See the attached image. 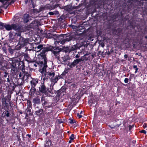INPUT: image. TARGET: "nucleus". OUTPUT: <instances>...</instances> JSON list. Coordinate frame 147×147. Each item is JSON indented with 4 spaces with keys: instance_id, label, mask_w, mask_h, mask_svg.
<instances>
[{
    "instance_id": "nucleus-1",
    "label": "nucleus",
    "mask_w": 147,
    "mask_h": 147,
    "mask_svg": "<svg viewBox=\"0 0 147 147\" xmlns=\"http://www.w3.org/2000/svg\"><path fill=\"white\" fill-rule=\"evenodd\" d=\"M38 64L39 65V71L42 74V77H44L43 79L44 82L45 81H47L49 78L51 79L54 77L55 75V73L54 72L46 71V68L47 67V61H45V59H44V61H40Z\"/></svg>"
},
{
    "instance_id": "nucleus-2",
    "label": "nucleus",
    "mask_w": 147,
    "mask_h": 147,
    "mask_svg": "<svg viewBox=\"0 0 147 147\" xmlns=\"http://www.w3.org/2000/svg\"><path fill=\"white\" fill-rule=\"evenodd\" d=\"M88 54H85L83 56L81 57V58L79 59H77L74 60V61L71 63L69 65V67L70 68H72L73 67H75L79 63L81 62V61H86L89 59V57H87Z\"/></svg>"
},
{
    "instance_id": "nucleus-3",
    "label": "nucleus",
    "mask_w": 147,
    "mask_h": 147,
    "mask_svg": "<svg viewBox=\"0 0 147 147\" xmlns=\"http://www.w3.org/2000/svg\"><path fill=\"white\" fill-rule=\"evenodd\" d=\"M52 47L51 46H48L45 47L42 50V52L38 55V58L40 60V61H44V59H45V61H47V59L46 57L45 54V52L51 51L52 50Z\"/></svg>"
},
{
    "instance_id": "nucleus-4",
    "label": "nucleus",
    "mask_w": 147,
    "mask_h": 147,
    "mask_svg": "<svg viewBox=\"0 0 147 147\" xmlns=\"http://www.w3.org/2000/svg\"><path fill=\"white\" fill-rule=\"evenodd\" d=\"M15 36L17 37L18 39V44L20 45L21 46H23L25 44L28 42V39L24 38L21 36L20 34L16 33Z\"/></svg>"
},
{
    "instance_id": "nucleus-5",
    "label": "nucleus",
    "mask_w": 147,
    "mask_h": 147,
    "mask_svg": "<svg viewBox=\"0 0 147 147\" xmlns=\"http://www.w3.org/2000/svg\"><path fill=\"white\" fill-rule=\"evenodd\" d=\"M63 36L61 35L59 36L57 39L56 42L57 43L63 45L66 42L69 41L72 39V37L71 36H69L66 39H63Z\"/></svg>"
},
{
    "instance_id": "nucleus-6",
    "label": "nucleus",
    "mask_w": 147,
    "mask_h": 147,
    "mask_svg": "<svg viewBox=\"0 0 147 147\" xmlns=\"http://www.w3.org/2000/svg\"><path fill=\"white\" fill-rule=\"evenodd\" d=\"M70 58L68 56H64L62 57L60 61L62 64L67 65L69 66V62L68 60H69Z\"/></svg>"
},
{
    "instance_id": "nucleus-7",
    "label": "nucleus",
    "mask_w": 147,
    "mask_h": 147,
    "mask_svg": "<svg viewBox=\"0 0 147 147\" xmlns=\"http://www.w3.org/2000/svg\"><path fill=\"white\" fill-rule=\"evenodd\" d=\"M61 51V48H59V47H57L54 50H52L51 51L52 53L56 57V58L59 59V53Z\"/></svg>"
},
{
    "instance_id": "nucleus-8",
    "label": "nucleus",
    "mask_w": 147,
    "mask_h": 147,
    "mask_svg": "<svg viewBox=\"0 0 147 147\" xmlns=\"http://www.w3.org/2000/svg\"><path fill=\"white\" fill-rule=\"evenodd\" d=\"M44 82L42 83L39 88V90L40 92L44 94L47 93L48 90V89L46 88L44 84Z\"/></svg>"
},
{
    "instance_id": "nucleus-9",
    "label": "nucleus",
    "mask_w": 147,
    "mask_h": 147,
    "mask_svg": "<svg viewBox=\"0 0 147 147\" xmlns=\"http://www.w3.org/2000/svg\"><path fill=\"white\" fill-rule=\"evenodd\" d=\"M32 80L30 82V85L32 88L35 87L37 84L38 83V79L32 78Z\"/></svg>"
},
{
    "instance_id": "nucleus-10",
    "label": "nucleus",
    "mask_w": 147,
    "mask_h": 147,
    "mask_svg": "<svg viewBox=\"0 0 147 147\" xmlns=\"http://www.w3.org/2000/svg\"><path fill=\"white\" fill-rule=\"evenodd\" d=\"M12 29L19 32L21 30V26L17 24H12Z\"/></svg>"
},
{
    "instance_id": "nucleus-11",
    "label": "nucleus",
    "mask_w": 147,
    "mask_h": 147,
    "mask_svg": "<svg viewBox=\"0 0 147 147\" xmlns=\"http://www.w3.org/2000/svg\"><path fill=\"white\" fill-rule=\"evenodd\" d=\"M28 106L26 109L27 112H28L29 114H30L31 113V109H32V104L30 101H29L28 102Z\"/></svg>"
},
{
    "instance_id": "nucleus-12",
    "label": "nucleus",
    "mask_w": 147,
    "mask_h": 147,
    "mask_svg": "<svg viewBox=\"0 0 147 147\" xmlns=\"http://www.w3.org/2000/svg\"><path fill=\"white\" fill-rule=\"evenodd\" d=\"M32 101L35 104H39L40 103V99L38 97H36L33 98Z\"/></svg>"
},
{
    "instance_id": "nucleus-13",
    "label": "nucleus",
    "mask_w": 147,
    "mask_h": 147,
    "mask_svg": "<svg viewBox=\"0 0 147 147\" xmlns=\"http://www.w3.org/2000/svg\"><path fill=\"white\" fill-rule=\"evenodd\" d=\"M59 77L58 76H56L55 78H51V81L53 82V83L55 84L57 82L59 79Z\"/></svg>"
},
{
    "instance_id": "nucleus-14",
    "label": "nucleus",
    "mask_w": 147,
    "mask_h": 147,
    "mask_svg": "<svg viewBox=\"0 0 147 147\" xmlns=\"http://www.w3.org/2000/svg\"><path fill=\"white\" fill-rule=\"evenodd\" d=\"M2 105L5 107L7 108L8 106V104L6 102V98H3L2 99Z\"/></svg>"
},
{
    "instance_id": "nucleus-15",
    "label": "nucleus",
    "mask_w": 147,
    "mask_h": 147,
    "mask_svg": "<svg viewBox=\"0 0 147 147\" xmlns=\"http://www.w3.org/2000/svg\"><path fill=\"white\" fill-rule=\"evenodd\" d=\"M78 47L76 45H74L69 47L68 49V51L69 52L73 51L76 50L77 49Z\"/></svg>"
},
{
    "instance_id": "nucleus-16",
    "label": "nucleus",
    "mask_w": 147,
    "mask_h": 147,
    "mask_svg": "<svg viewBox=\"0 0 147 147\" xmlns=\"http://www.w3.org/2000/svg\"><path fill=\"white\" fill-rule=\"evenodd\" d=\"M7 30H10L12 29V24L11 25L9 24H5V28Z\"/></svg>"
},
{
    "instance_id": "nucleus-17",
    "label": "nucleus",
    "mask_w": 147,
    "mask_h": 147,
    "mask_svg": "<svg viewBox=\"0 0 147 147\" xmlns=\"http://www.w3.org/2000/svg\"><path fill=\"white\" fill-rule=\"evenodd\" d=\"M36 91V88L35 87L31 88L30 90V94L32 96L34 95Z\"/></svg>"
},
{
    "instance_id": "nucleus-18",
    "label": "nucleus",
    "mask_w": 147,
    "mask_h": 147,
    "mask_svg": "<svg viewBox=\"0 0 147 147\" xmlns=\"http://www.w3.org/2000/svg\"><path fill=\"white\" fill-rule=\"evenodd\" d=\"M17 71V70L16 68L14 67H13L11 69V72L13 75H15Z\"/></svg>"
},
{
    "instance_id": "nucleus-19",
    "label": "nucleus",
    "mask_w": 147,
    "mask_h": 147,
    "mask_svg": "<svg viewBox=\"0 0 147 147\" xmlns=\"http://www.w3.org/2000/svg\"><path fill=\"white\" fill-rule=\"evenodd\" d=\"M43 110L42 109H40L39 110H37L36 111V115L38 116H40L42 113Z\"/></svg>"
},
{
    "instance_id": "nucleus-20",
    "label": "nucleus",
    "mask_w": 147,
    "mask_h": 147,
    "mask_svg": "<svg viewBox=\"0 0 147 147\" xmlns=\"http://www.w3.org/2000/svg\"><path fill=\"white\" fill-rule=\"evenodd\" d=\"M43 48V45H40L35 47V51H37V52L40 51V50L42 49Z\"/></svg>"
},
{
    "instance_id": "nucleus-21",
    "label": "nucleus",
    "mask_w": 147,
    "mask_h": 147,
    "mask_svg": "<svg viewBox=\"0 0 147 147\" xmlns=\"http://www.w3.org/2000/svg\"><path fill=\"white\" fill-rule=\"evenodd\" d=\"M6 1H5L3 2V5L2 7H4L5 9H6L8 6H9L8 3H5Z\"/></svg>"
},
{
    "instance_id": "nucleus-22",
    "label": "nucleus",
    "mask_w": 147,
    "mask_h": 147,
    "mask_svg": "<svg viewBox=\"0 0 147 147\" xmlns=\"http://www.w3.org/2000/svg\"><path fill=\"white\" fill-rule=\"evenodd\" d=\"M41 102H42V104L44 105H47L48 103V101L45 100V98L43 97H42L41 99Z\"/></svg>"
},
{
    "instance_id": "nucleus-23",
    "label": "nucleus",
    "mask_w": 147,
    "mask_h": 147,
    "mask_svg": "<svg viewBox=\"0 0 147 147\" xmlns=\"http://www.w3.org/2000/svg\"><path fill=\"white\" fill-rule=\"evenodd\" d=\"M28 15L27 14H26L24 15V17H26L24 19V22L25 23H27L28 21Z\"/></svg>"
},
{
    "instance_id": "nucleus-24",
    "label": "nucleus",
    "mask_w": 147,
    "mask_h": 147,
    "mask_svg": "<svg viewBox=\"0 0 147 147\" xmlns=\"http://www.w3.org/2000/svg\"><path fill=\"white\" fill-rule=\"evenodd\" d=\"M5 2V3H8L9 5L14 3V1L12 0H6Z\"/></svg>"
},
{
    "instance_id": "nucleus-25",
    "label": "nucleus",
    "mask_w": 147,
    "mask_h": 147,
    "mask_svg": "<svg viewBox=\"0 0 147 147\" xmlns=\"http://www.w3.org/2000/svg\"><path fill=\"white\" fill-rule=\"evenodd\" d=\"M9 37L10 38L13 39L14 38V36L13 35L12 33L11 32H10L9 34Z\"/></svg>"
},
{
    "instance_id": "nucleus-26",
    "label": "nucleus",
    "mask_w": 147,
    "mask_h": 147,
    "mask_svg": "<svg viewBox=\"0 0 147 147\" xmlns=\"http://www.w3.org/2000/svg\"><path fill=\"white\" fill-rule=\"evenodd\" d=\"M133 68L135 69V73L136 74L138 72V68L137 67V66L136 65H134L133 66Z\"/></svg>"
},
{
    "instance_id": "nucleus-27",
    "label": "nucleus",
    "mask_w": 147,
    "mask_h": 147,
    "mask_svg": "<svg viewBox=\"0 0 147 147\" xmlns=\"http://www.w3.org/2000/svg\"><path fill=\"white\" fill-rule=\"evenodd\" d=\"M6 24L0 22V26H1L2 28H5V26Z\"/></svg>"
},
{
    "instance_id": "nucleus-28",
    "label": "nucleus",
    "mask_w": 147,
    "mask_h": 147,
    "mask_svg": "<svg viewBox=\"0 0 147 147\" xmlns=\"http://www.w3.org/2000/svg\"><path fill=\"white\" fill-rule=\"evenodd\" d=\"M74 138V135L72 134L69 137V139L71 140H73Z\"/></svg>"
},
{
    "instance_id": "nucleus-29",
    "label": "nucleus",
    "mask_w": 147,
    "mask_h": 147,
    "mask_svg": "<svg viewBox=\"0 0 147 147\" xmlns=\"http://www.w3.org/2000/svg\"><path fill=\"white\" fill-rule=\"evenodd\" d=\"M48 7V8L49 9H53L54 8V7L52 6L49 5Z\"/></svg>"
},
{
    "instance_id": "nucleus-30",
    "label": "nucleus",
    "mask_w": 147,
    "mask_h": 147,
    "mask_svg": "<svg viewBox=\"0 0 147 147\" xmlns=\"http://www.w3.org/2000/svg\"><path fill=\"white\" fill-rule=\"evenodd\" d=\"M8 76V73L7 72H5L4 75V78H6L7 77V76Z\"/></svg>"
},
{
    "instance_id": "nucleus-31",
    "label": "nucleus",
    "mask_w": 147,
    "mask_h": 147,
    "mask_svg": "<svg viewBox=\"0 0 147 147\" xmlns=\"http://www.w3.org/2000/svg\"><path fill=\"white\" fill-rule=\"evenodd\" d=\"M5 113L6 114V116L7 117H9V116H10L9 113V112L8 111H6Z\"/></svg>"
},
{
    "instance_id": "nucleus-32",
    "label": "nucleus",
    "mask_w": 147,
    "mask_h": 147,
    "mask_svg": "<svg viewBox=\"0 0 147 147\" xmlns=\"http://www.w3.org/2000/svg\"><path fill=\"white\" fill-rule=\"evenodd\" d=\"M128 81L129 80L128 78H125L124 79V82L126 83H127L128 82Z\"/></svg>"
},
{
    "instance_id": "nucleus-33",
    "label": "nucleus",
    "mask_w": 147,
    "mask_h": 147,
    "mask_svg": "<svg viewBox=\"0 0 147 147\" xmlns=\"http://www.w3.org/2000/svg\"><path fill=\"white\" fill-rule=\"evenodd\" d=\"M141 133H143L145 134H146V131L145 130H142L140 131Z\"/></svg>"
},
{
    "instance_id": "nucleus-34",
    "label": "nucleus",
    "mask_w": 147,
    "mask_h": 147,
    "mask_svg": "<svg viewBox=\"0 0 147 147\" xmlns=\"http://www.w3.org/2000/svg\"><path fill=\"white\" fill-rule=\"evenodd\" d=\"M77 116L79 118H81L82 117V115H80L79 113H77Z\"/></svg>"
},
{
    "instance_id": "nucleus-35",
    "label": "nucleus",
    "mask_w": 147,
    "mask_h": 147,
    "mask_svg": "<svg viewBox=\"0 0 147 147\" xmlns=\"http://www.w3.org/2000/svg\"><path fill=\"white\" fill-rule=\"evenodd\" d=\"M70 121H69V123H71V124H73L74 123V122L73 121V120L72 119H70Z\"/></svg>"
},
{
    "instance_id": "nucleus-36",
    "label": "nucleus",
    "mask_w": 147,
    "mask_h": 147,
    "mask_svg": "<svg viewBox=\"0 0 147 147\" xmlns=\"http://www.w3.org/2000/svg\"><path fill=\"white\" fill-rule=\"evenodd\" d=\"M49 13L50 15H53L55 14V13L52 12H49Z\"/></svg>"
},
{
    "instance_id": "nucleus-37",
    "label": "nucleus",
    "mask_w": 147,
    "mask_h": 147,
    "mask_svg": "<svg viewBox=\"0 0 147 147\" xmlns=\"http://www.w3.org/2000/svg\"><path fill=\"white\" fill-rule=\"evenodd\" d=\"M147 127V124L146 123H144L143 125V127L144 128H146Z\"/></svg>"
},
{
    "instance_id": "nucleus-38",
    "label": "nucleus",
    "mask_w": 147,
    "mask_h": 147,
    "mask_svg": "<svg viewBox=\"0 0 147 147\" xmlns=\"http://www.w3.org/2000/svg\"><path fill=\"white\" fill-rule=\"evenodd\" d=\"M68 70H66L63 73V74H66V73H67L68 72Z\"/></svg>"
},
{
    "instance_id": "nucleus-39",
    "label": "nucleus",
    "mask_w": 147,
    "mask_h": 147,
    "mask_svg": "<svg viewBox=\"0 0 147 147\" xmlns=\"http://www.w3.org/2000/svg\"><path fill=\"white\" fill-rule=\"evenodd\" d=\"M54 13H55L54 14H55V15H57V14H58L59 13V12L58 11H55L54 12Z\"/></svg>"
},
{
    "instance_id": "nucleus-40",
    "label": "nucleus",
    "mask_w": 147,
    "mask_h": 147,
    "mask_svg": "<svg viewBox=\"0 0 147 147\" xmlns=\"http://www.w3.org/2000/svg\"><path fill=\"white\" fill-rule=\"evenodd\" d=\"M79 57H80V56L78 55L77 54L76 55V56H75L76 58H79Z\"/></svg>"
},
{
    "instance_id": "nucleus-41",
    "label": "nucleus",
    "mask_w": 147,
    "mask_h": 147,
    "mask_svg": "<svg viewBox=\"0 0 147 147\" xmlns=\"http://www.w3.org/2000/svg\"><path fill=\"white\" fill-rule=\"evenodd\" d=\"M124 58L125 59H126L128 57V55L127 54H125L124 55Z\"/></svg>"
},
{
    "instance_id": "nucleus-42",
    "label": "nucleus",
    "mask_w": 147,
    "mask_h": 147,
    "mask_svg": "<svg viewBox=\"0 0 147 147\" xmlns=\"http://www.w3.org/2000/svg\"><path fill=\"white\" fill-rule=\"evenodd\" d=\"M8 78H7V81L8 82H10V80H9V76H8Z\"/></svg>"
},
{
    "instance_id": "nucleus-43",
    "label": "nucleus",
    "mask_w": 147,
    "mask_h": 147,
    "mask_svg": "<svg viewBox=\"0 0 147 147\" xmlns=\"http://www.w3.org/2000/svg\"><path fill=\"white\" fill-rule=\"evenodd\" d=\"M5 1H6V0H0V2H2L3 3V2Z\"/></svg>"
},
{
    "instance_id": "nucleus-44",
    "label": "nucleus",
    "mask_w": 147,
    "mask_h": 147,
    "mask_svg": "<svg viewBox=\"0 0 147 147\" xmlns=\"http://www.w3.org/2000/svg\"><path fill=\"white\" fill-rule=\"evenodd\" d=\"M22 73H20L19 74V76L20 77H21L22 76Z\"/></svg>"
},
{
    "instance_id": "nucleus-45",
    "label": "nucleus",
    "mask_w": 147,
    "mask_h": 147,
    "mask_svg": "<svg viewBox=\"0 0 147 147\" xmlns=\"http://www.w3.org/2000/svg\"><path fill=\"white\" fill-rule=\"evenodd\" d=\"M36 109H39V107L38 106H37L35 107Z\"/></svg>"
},
{
    "instance_id": "nucleus-46",
    "label": "nucleus",
    "mask_w": 147,
    "mask_h": 147,
    "mask_svg": "<svg viewBox=\"0 0 147 147\" xmlns=\"http://www.w3.org/2000/svg\"><path fill=\"white\" fill-rule=\"evenodd\" d=\"M27 136L29 137V138H30L31 137V135L30 134H28Z\"/></svg>"
},
{
    "instance_id": "nucleus-47",
    "label": "nucleus",
    "mask_w": 147,
    "mask_h": 147,
    "mask_svg": "<svg viewBox=\"0 0 147 147\" xmlns=\"http://www.w3.org/2000/svg\"><path fill=\"white\" fill-rule=\"evenodd\" d=\"M72 140H69V143H71V141H72Z\"/></svg>"
},
{
    "instance_id": "nucleus-48",
    "label": "nucleus",
    "mask_w": 147,
    "mask_h": 147,
    "mask_svg": "<svg viewBox=\"0 0 147 147\" xmlns=\"http://www.w3.org/2000/svg\"><path fill=\"white\" fill-rule=\"evenodd\" d=\"M131 126H130V125H129V129H131Z\"/></svg>"
},
{
    "instance_id": "nucleus-49",
    "label": "nucleus",
    "mask_w": 147,
    "mask_h": 147,
    "mask_svg": "<svg viewBox=\"0 0 147 147\" xmlns=\"http://www.w3.org/2000/svg\"><path fill=\"white\" fill-rule=\"evenodd\" d=\"M47 142L46 143V144H45V147H46V146H47Z\"/></svg>"
},
{
    "instance_id": "nucleus-50",
    "label": "nucleus",
    "mask_w": 147,
    "mask_h": 147,
    "mask_svg": "<svg viewBox=\"0 0 147 147\" xmlns=\"http://www.w3.org/2000/svg\"><path fill=\"white\" fill-rule=\"evenodd\" d=\"M92 58H93L94 57V55H92Z\"/></svg>"
},
{
    "instance_id": "nucleus-51",
    "label": "nucleus",
    "mask_w": 147,
    "mask_h": 147,
    "mask_svg": "<svg viewBox=\"0 0 147 147\" xmlns=\"http://www.w3.org/2000/svg\"><path fill=\"white\" fill-rule=\"evenodd\" d=\"M34 66H35V67H37L36 64H34Z\"/></svg>"
},
{
    "instance_id": "nucleus-52",
    "label": "nucleus",
    "mask_w": 147,
    "mask_h": 147,
    "mask_svg": "<svg viewBox=\"0 0 147 147\" xmlns=\"http://www.w3.org/2000/svg\"><path fill=\"white\" fill-rule=\"evenodd\" d=\"M80 114H82V111H81L80 113Z\"/></svg>"
},
{
    "instance_id": "nucleus-53",
    "label": "nucleus",
    "mask_w": 147,
    "mask_h": 147,
    "mask_svg": "<svg viewBox=\"0 0 147 147\" xmlns=\"http://www.w3.org/2000/svg\"><path fill=\"white\" fill-rule=\"evenodd\" d=\"M22 82L20 83V85L21 86V85H22Z\"/></svg>"
},
{
    "instance_id": "nucleus-54",
    "label": "nucleus",
    "mask_w": 147,
    "mask_h": 147,
    "mask_svg": "<svg viewBox=\"0 0 147 147\" xmlns=\"http://www.w3.org/2000/svg\"><path fill=\"white\" fill-rule=\"evenodd\" d=\"M145 38H147V36H145Z\"/></svg>"
},
{
    "instance_id": "nucleus-55",
    "label": "nucleus",
    "mask_w": 147,
    "mask_h": 147,
    "mask_svg": "<svg viewBox=\"0 0 147 147\" xmlns=\"http://www.w3.org/2000/svg\"><path fill=\"white\" fill-rule=\"evenodd\" d=\"M76 1H78L79 0H76Z\"/></svg>"
}]
</instances>
